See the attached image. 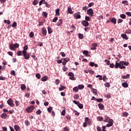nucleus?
<instances>
[{"label":"nucleus","instance_id":"nucleus-1","mask_svg":"<svg viewBox=\"0 0 131 131\" xmlns=\"http://www.w3.org/2000/svg\"><path fill=\"white\" fill-rule=\"evenodd\" d=\"M128 62L120 61L119 63L117 61H116L115 67L116 69L120 68V69H125V66H128ZM125 65V66H124Z\"/></svg>","mask_w":131,"mask_h":131},{"label":"nucleus","instance_id":"nucleus-2","mask_svg":"<svg viewBox=\"0 0 131 131\" xmlns=\"http://www.w3.org/2000/svg\"><path fill=\"white\" fill-rule=\"evenodd\" d=\"M88 124L90 126L92 125L93 123H92V121L88 117L84 118V122L83 123V127H86L88 126Z\"/></svg>","mask_w":131,"mask_h":131},{"label":"nucleus","instance_id":"nucleus-3","mask_svg":"<svg viewBox=\"0 0 131 131\" xmlns=\"http://www.w3.org/2000/svg\"><path fill=\"white\" fill-rule=\"evenodd\" d=\"M23 54L24 59L26 60H29V59H30V55L29 54L27 53V51H23Z\"/></svg>","mask_w":131,"mask_h":131},{"label":"nucleus","instance_id":"nucleus-4","mask_svg":"<svg viewBox=\"0 0 131 131\" xmlns=\"http://www.w3.org/2000/svg\"><path fill=\"white\" fill-rule=\"evenodd\" d=\"M33 110H34V106L31 105L26 108V111H27V112H28V113H30L32 112Z\"/></svg>","mask_w":131,"mask_h":131},{"label":"nucleus","instance_id":"nucleus-5","mask_svg":"<svg viewBox=\"0 0 131 131\" xmlns=\"http://www.w3.org/2000/svg\"><path fill=\"white\" fill-rule=\"evenodd\" d=\"M73 102L74 104L77 105L78 107H79L80 109H82V108H83V105H82V104L80 103L79 102L76 101V100H73Z\"/></svg>","mask_w":131,"mask_h":131},{"label":"nucleus","instance_id":"nucleus-6","mask_svg":"<svg viewBox=\"0 0 131 131\" xmlns=\"http://www.w3.org/2000/svg\"><path fill=\"white\" fill-rule=\"evenodd\" d=\"M87 14L88 15H89V16H90L91 17H93L94 16V10H93V9L90 8L88 10Z\"/></svg>","mask_w":131,"mask_h":131},{"label":"nucleus","instance_id":"nucleus-7","mask_svg":"<svg viewBox=\"0 0 131 131\" xmlns=\"http://www.w3.org/2000/svg\"><path fill=\"white\" fill-rule=\"evenodd\" d=\"M7 103L11 107H14V106H15V104L13 103V100L11 98L7 101Z\"/></svg>","mask_w":131,"mask_h":131},{"label":"nucleus","instance_id":"nucleus-8","mask_svg":"<svg viewBox=\"0 0 131 131\" xmlns=\"http://www.w3.org/2000/svg\"><path fill=\"white\" fill-rule=\"evenodd\" d=\"M80 14V12L75 13L74 15V17L75 19H80L81 18V16L80 14Z\"/></svg>","mask_w":131,"mask_h":131},{"label":"nucleus","instance_id":"nucleus-9","mask_svg":"<svg viewBox=\"0 0 131 131\" xmlns=\"http://www.w3.org/2000/svg\"><path fill=\"white\" fill-rule=\"evenodd\" d=\"M81 24L83 26H85L86 27H88V26H89V22L87 21L86 20H82L81 21Z\"/></svg>","mask_w":131,"mask_h":131},{"label":"nucleus","instance_id":"nucleus-10","mask_svg":"<svg viewBox=\"0 0 131 131\" xmlns=\"http://www.w3.org/2000/svg\"><path fill=\"white\" fill-rule=\"evenodd\" d=\"M97 46H98V45H97L96 43H92V48H91V50H92L93 51H94V50H97Z\"/></svg>","mask_w":131,"mask_h":131},{"label":"nucleus","instance_id":"nucleus-11","mask_svg":"<svg viewBox=\"0 0 131 131\" xmlns=\"http://www.w3.org/2000/svg\"><path fill=\"white\" fill-rule=\"evenodd\" d=\"M62 21L63 20H62V19H59L56 25L57 26H60V25H62V24H63Z\"/></svg>","mask_w":131,"mask_h":131},{"label":"nucleus","instance_id":"nucleus-12","mask_svg":"<svg viewBox=\"0 0 131 131\" xmlns=\"http://www.w3.org/2000/svg\"><path fill=\"white\" fill-rule=\"evenodd\" d=\"M41 30L42 34H43V35H47V29H46V28H42Z\"/></svg>","mask_w":131,"mask_h":131},{"label":"nucleus","instance_id":"nucleus-13","mask_svg":"<svg viewBox=\"0 0 131 131\" xmlns=\"http://www.w3.org/2000/svg\"><path fill=\"white\" fill-rule=\"evenodd\" d=\"M68 12L69 14H73V11H72V9L71 7H68Z\"/></svg>","mask_w":131,"mask_h":131},{"label":"nucleus","instance_id":"nucleus-14","mask_svg":"<svg viewBox=\"0 0 131 131\" xmlns=\"http://www.w3.org/2000/svg\"><path fill=\"white\" fill-rule=\"evenodd\" d=\"M98 107H99V109H100V110H103L104 109V108H105V106L102 103H99Z\"/></svg>","mask_w":131,"mask_h":131},{"label":"nucleus","instance_id":"nucleus-15","mask_svg":"<svg viewBox=\"0 0 131 131\" xmlns=\"http://www.w3.org/2000/svg\"><path fill=\"white\" fill-rule=\"evenodd\" d=\"M48 78H49V77H48L47 76H45L42 77L41 78V81H47V80H48Z\"/></svg>","mask_w":131,"mask_h":131},{"label":"nucleus","instance_id":"nucleus-16","mask_svg":"<svg viewBox=\"0 0 131 131\" xmlns=\"http://www.w3.org/2000/svg\"><path fill=\"white\" fill-rule=\"evenodd\" d=\"M14 129H15L16 131H20V129H21V128H20V126L19 125H15Z\"/></svg>","mask_w":131,"mask_h":131},{"label":"nucleus","instance_id":"nucleus-17","mask_svg":"<svg viewBox=\"0 0 131 131\" xmlns=\"http://www.w3.org/2000/svg\"><path fill=\"white\" fill-rule=\"evenodd\" d=\"M83 55H85V57H90V55L89 54V51L86 50H84L83 51Z\"/></svg>","mask_w":131,"mask_h":131},{"label":"nucleus","instance_id":"nucleus-18","mask_svg":"<svg viewBox=\"0 0 131 131\" xmlns=\"http://www.w3.org/2000/svg\"><path fill=\"white\" fill-rule=\"evenodd\" d=\"M7 116H8V115L5 113L1 115V118H3V119H6V118H7Z\"/></svg>","mask_w":131,"mask_h":131},{"label":"nucleus","instance_id":"nucleus-19","mask_svg":"<svg viewBox=\"0 0 131 131\" xmlns=\"http://www.w3.org/2000/svg\"><path fill=\"white\" fill-rule=\"evenodd\" d=\"M121 37H122V38H124V39H128V37H127V35H126V34H122L121 35Z\"/></svg>","mask_w":131,"mask_h":131},{"label":"nucleus","instance_id":"nucleus-20","mask_svg":"<svg viewBox=\"0 0 131 131\" xmlns=\"http://www.w3.org/2000/svg\"><path fill=\"white\" fill-rule=\"evenodd\" d=\"M20 89L23 90V91H25L26 90V85L24 84H22L20 85Z\"/></svg>","mask_w":131,"mask_h":131},{"label":"nucleus","instance_id":"nucleus-21","mask_svg":"<svg viewBox=\"0 0 131 131\" xmlns=\"http://www.w3.org/2000/svg\"><path fill=\"white\" fill-rule=\"evenodd\" d=\"M9 49H10V50H12V51H15V46H14V44L10 45Z\"/></svg>","mask_w":131,"mask_h":131},{"label":"nucleus","instance_id":"nucleus-22","mask_svg":"<svg viewBox=\"0 0 131 131\" xmlns=\"http://www.w3.org/2000/svg\"><path fill=\"white\" fill-rule=\"evenodd\" d=\"M66 87H65L64 86H63L62 85H60V88L59 89V91H60V92L62 91H64V90H66Z\"/></svg>","mask_w":131,"mask_h":131},{"label":"nucleus","instance_id":"nucleus-23","mask_svg":"<svg viewBox=\"0 0 131 131\" xmlns=\"http://www.w3.org/2000/svg\"><path fill=\"white\" fill-rule=\"evenodd\" d=\"M48 31L49 34H51V33H52L53 30H52V28H51L50 27H48Z\"/></svg>","mask_w":131,"mask_h":131},{"label":"nucleus","instance_id":"nucleus-24","mask_svg":"<svg viewBox=\"0 0 131 131\" xmlns=\"http://www.w3.org/2000/svg\"><path fill=\"white\" fill-rule=\"evenodd\" d=\"M55 16H59V15H60V9H57L55 10Z\"/></svg>","mask_w":131,"mask_h":131},{"label":"nucleus","instance_id":"nucleus-25","mask_svg":"<svg viewBox=\"0 0 131 131\" xmlns=\"http://www.w3.org/2000/svg\"><path fill=\"white\" fill-rule=\"evenodd\" d=\"M116 18L113 17L111 19V21L114 24H116Z\"/></svg>","mask_w":131,"mask_h":131},{"label":"nucleus","instance_id":"nucleus-26","mask_svg":"<svg viewBox=\"0 0 131 131\" xmlns=\"http://www.w3.org/2000/svg\"><path fill=\"white\" fill-rule=\"evenodd\" d=\"M122 85L123 86V88H128V84H127L126 82L122 83Z\"/></svg>","mask_w":131,"mask_h":131},{"label":"nucleus","instance_id":"nucleus-27","mask_svg":"<svg viewBox=\"0 0 131 131\" xmlns=\"http://www.w3.org/2000/svg\"><path fill=\"white\" fill-rule=\"evenodd\" d=\"M63 62H66V63H68V62H69V61H70V59H69V58L67 57L66 58H63Z\"/></svg>","mask_w":131,"mask_h":131},{"label":"nucleus","instance_id":"nucleus-28","mask_svg":"<svg viewBox=\"0 0 131 131\" xmlns=\"http://www.w3.org/2000/svg\"><path fill=\"white\" fill-rule=\"evenodd\" d=\"M123 5H126V6H128V2L127 1H123L122 2Z\"/></svg>","mask_w":131,"mask_h":131},{"label":"nucleus","instance_id":"nucleus-29","mask_svg":"<svg viewBox=\"0 0 131 131\" xmlns=\"http://www.w3.org/2000/svg\"><path fill=\"white\" fill-rule=\"evenodd\" d=\"M120 18H122V19H125L126 18V15L124 14H122L120 15Z\"/></svg>","mask_w":131,"mask_h":131},{"label":"nucleus","instance_id":"nucleus-30","mask_svg":"<svg viewBox=\"0 0 131 131\" xmlns=\"http://www.w3.org/2000/svg\"><path fill=\"white\" fill-rule=\"evenodd\" d=\"M22 54H23V51H19L17 52V56H22Z\"/></svg>","mask_w":131,"mask_h":131},{"label":"nucleus","instance_id":"nucleus-31","mask_svg":"<svg viewBox=\"0 0 131 131\" xmlns=\"http://www.w3.org/2000/svg\"><path fill=\"white\" fill-rule=\"evenodd\" d=\"M28 50V45H26L24 47V50L23 51V52H26V51H27Z\"/></svg>","mask_w":131,"mask_h":131},{"label":"nucleus","instance_id":"nucleus-32","mask_svg":"<svg viewBox=\"0 0 131 131\" xmlns=\"http://www.w3.org/2000/svg\"><path fill=\"white\" fill-rule=\"evenodd\" d=\"M61 114L62 115V116H65V114H66V110H63L61 113Z\"/></svg>","mask_w":131,"mask_h":131},{"label":"nucleus","instance_id":"nucleus-33","mask_svg":"<svg viewBox=\"0 0 131 131\" xmlns=\"http://www.w3.org/2000/svg\"><path fill=\"white\" fill-rule=\"evenodd\" d=\"M79 38L80 39H83V34L79 33L78 34Z\"/></svg>","mask_w":131,"mask_h":131},{"label":"nucleus","instance_id":"nucleus-34","mask_svg":"<svg viewBox=\"0 0 131 131\" xmlns=\"http://www.w3.org/2000/svg\"><path fill=\"white\" fill-rule=\"evenodd\" d=\"M37 4H38V1L34 0V1L33 2V5H34V6H36V5H37Z\"/></svg>","mask_w":131,"mask_h":131},{"label":"nucleus","instance_id":"nucleus-35","mask_svg":"<svg viewBox=\"0 0 131 131\" xmlns=\"http://www.w3.org/2000/svg\"><path fill=\"white\" fill-rule=\"evenodd\" d=\"M113 120H112V119H108V120H107V122H108V123H110V124H113Z\"/></svg>","mask_w":131,"mask_h":131},{"label":"nucleus","instance_id":"nucleus-36","mask_svg":"<svg viewBox=\"0 0 131 131\" xmlns=\"http://www.w3.org/2000/svg\"><path fill=\"white\" fill-rule=\"evenodd\" d=\"M96 101L98 103H102L103 101V98L96 99Z\"/></svg>","mask_w":131,"mask_h":131},{"label":"nucleus","instance_id":"nucleus-37","mask_svg":"<svg viewBox=\"0 0 131 131\" xmlns=\"http://www.w3.org/2000/svg\"><path fill=\"white\" fill-rule=\"evenodd\" d=\"M96 78H98V77H99V80H102L103 78L102 77V75H98L96 76Z\"/></svg>","mask_w":131,"mask_h":131},{"label":"nucleus","instance_id":"nucleus-38","mask_svg":"<svg viewBox=\"0 0 131 131\" xmlns=\"http://www.w3.org/2000/svg\"><path fill=\"white\" fill-rule=\"evenodd\" d=\"M68 76H70V77H72L74 76V74L72 72H70L68 74Z\"/></svg>","mask_w":131,"mask_h":131},{"label":"nucleus","instance_id":"nucleus-39","mask_svg":"<svg viewBox=\"0 0 131 131\" xmlns=\"http://www.w3.org/2000/svg\"><path fill=\"white\" fill-rule=\"evenodd\" d=\"M79 90H83V89H84V85H78Z\"/></svg>","mask_w":131,"mask_h":131},{"label":"nucleus","instance_id":"nucleus-40","mask_svg":"<svg viewBox=\"0 0 131 131\" xmlns=\"http://www.w3.org/2000/svg\"><path fill=\"white\" fill-rule=\"evenodd\" d=\"M66 117L67 119L68 120V121H69V120H70V119H71V116H70V115H66Z\"/></svg>","mask_w":131,"mask_h":131},{"label":"nucleus","instance_id":"nucleus-41","mask_svg":"<svg viewBox=\"0 0 131 131\" xmlns=\"http://www.w3.org/2000/svg\"><path fill=\"white\" fill-rule=\"evenodd\" d=\"M74 98L75 99V100H78V99H79V95L77 94L75 95Z\"/></svg>","mask_w":131,"mask_h":131},{"label":"nucleus","instance_id":"nucleus-42","mask_svg":"<svg viewBox=\"0 0 131 131\" xmlns=\"http://www.w3.org/2000/svg\"><path fill=\"white\" fill-rule=\"evenodd\" d=\"M10 74H11V75H13L14 76H15V75H16V72H15V71L12 70L11 71Z\"/></svg>","mask_w":131,"mask_h":131},{"label":"nucleus","instance_id":"nucleus-43","mask_svg":"<svg viewBox=\"0 0 131 131\" xmlns=\"http://www.w3.org/2000/svg\"><path fill=\"white\" fill-rule=\"evenodd\" d=\"M36 113L37 114V115H40V114H41V111H40V110H38Z\"/></svg>","mask_w":131,"mask_h":131},{"label":"nucleus","instance_id":"nucleus-44","mask_svg":"<svg viewBox=\"0 0 131 131\" xmlns=\"http://www.w3.org/2000/svg\"><path fill=\"white\" fill-rule=\"evenodd\" d=\"M42 16H44L45 17V18H47V17H48V13H47V12H43L42 13Z\"/></svg>","mask_w":131,"mask_h":131},{"label":"nucleus","instance_id":"nucleus-45","mask_svg":"<svg viewBox=\"0 0 131 131\" xmlns=\"http://www.w3.org/2000/svg\"><path fill=\"white\" fill-rule=\"evenodd\" d=\"M30 37H33L34 36V33L33 32H31L29 34Z\"/></svg>","mask_w":131,"mask_h":131},{"label":"nucleus","instance_id":"nucleus-46","mask_svg":"<svg viewBox=\"0 0 131 131\" xmlns=\"http://www.w3.org/2000/svg\"><path fill=\"white\" fill-rule=\"evenodd\" d=\"M36 77L38 78V79H40V77H41V76H40L39 73L36 74Z\"/></svg>","mask_w":131,"mask_h":131},{"label":"nucleus","instance_id":"nucleus-47","mask_svg":"<svg viewBox=\"0 0 131 131\" xmlns=\"http://www.w3.org/2000/svg\"><path fill=\"white\" fill-rule=\"evenodd\" d=\"M12 27H17V23L16 21H14L12 25Z\"/></svg>","mask_w":131,"mask_h":131},{"label":"nucleus","instance_id":"nucleus-48","mask_svg":"<svg viewBox=\"0 0 131 131\" xmlns=\"http://www.w3.org/2000/svg\"><path fill=\"white\" fill-rule=\"evenodd\" d=\"M62 70L64 72H66V71H67V70H68V68H66V67L64 66L63 67H62Z\"/></svg>","mask_w":131,"mask_h":131},{"label":"nucleus","instance_id":"nucleus-49","mask_svg":"<svg viewBox=\"0 0 131 131\" xmlns=\"http://www.w3.org/2000/svg\"><path fill=\"white\" fill-rule=\"evenodd\" d=\"M122 116H126V117H127L128 116V113L126 112H124L122 115Z\"/></svg>","mask_w":131,"mask_h":131},{"label":"nucleus","instance_id":"nucleus-50","mask_svg":"<svg viewBox=\"0 0 131 131\" xmlns=\"http://www.w3.org/2000/svg\"><path fill=\"white\" fill-rule=\"evenodd\" d=\"M85 21H91V17H90L89 16H85Z\"/></svg>","mask_w":131,"mask_h":131},{"label":"nucleus","instance_id":"nucleus-51","mask_svg":"<svg viewBox=\"0 0 131 131\" xmlns=\"http://www.w3.org/2000/svg\"><path fill=\"white\" fill-rule=\"evenodd\" d=\"M108 119H109V117H107V116H105L104 117V122H107L108 121Z\"/></svg>","mask_w":131,"mask_h":131},{"label":"nucleus","instance_id":"nucleus-52","mask_svg":"<svg viewBox=\"0 0 131 131\" xmlns=\"http://www.w3.org/2000/svg\"><path fill=\"white\" fill-rule=\"evenodd\" d=\"M52 111H53V107H49L48 108V112H49V113H51V112H52Z\"/></svg>","mask_w":131,"mask_h":131},{"label":"nucleus","instance_id":"nucleus-53","mask_svg":"<svg viewBox=\"0 0 131 131\" xmlns=\"http://www.w3.org/2000/svg\"><path fill=\"white\" fill-rule=\"evenodd\" d=\"M73 91H74V92H78V88L77 86L74 88L73 89Z\"/></svg>","mask_w":131,"mask_h":131},{"label":"nucleus","instance_id":"nucleus-54","mask_svg":"<svg viewBox=\"0 0 131 131\" xmlns=\"http://www.w3.org/2000/svg\"><path fill=\"white\" fill-rule=\"evenodd\" d=\"M104 62H105V63H106V65H110V60H107V59H105V60H104Z\"/></svg>","mask_w":131,"mask_h":131},{"label":"nucleus","instance_id":"nucleus-55","mask_svg":"<svg viewBox=\"0 0 131 131\" xmlns=\"http://www.w3.org/2000/svg\"><path fill=\"white\" fill-rule=\"evenodd\" d=\"M25 123L27 125V126H28L30 123L28 121V120H27L25 121Z\"/></svg>","mask_w":131,"mask_h":131},{"label":"nucleus","instance_id":"nucleus-56","mask_svg":"<svg viewBox=\"0 0 131 131\" xmlns=\"http://www.w3.org/2000/svg\"><path fill=\"white\" fill-rule=\"evenodd\" d=\"M13 45L14 46V48H19V43H15V44H13Z\"/></svg>","mask_w":131,"mask_h":131},{"label":"nucleus","instance_id":"nucleus-57","mask_svg":"<svg viewBox=\"0 0 131 131\" xmlns=\"http://www.w3.org/2000/svg\"><path fill=\"white\" fill-rule=\"evenodd\" d=\"M90 66H91V67H94V66H95V62H90Z\"/></svg>","mask_w":131,"mask_h":131},{"label":"nucleus","instance_id":"nucleus-58","mask_svg":"<svg viewBox=\"0 0 131 131\" xmlns=\"http://www.w3.org/2000/svg\"><path fill=\"white\" fill-rule=\"evenodd\" d=\"M105 86H106V88H110V83L109 82H106L105 84Z\"/></svg>","mask_w":131,"mask_h":131},{"label":"nucleus","instance_id":"nucleus-59","mask_svg":"<svg viewBox=\"0 0 131 131\" xmlns=\"http://www.w3.org/2000/svg\"><path fill=\"white\" fill-rule=\"evenodd\" d=\"M125 33H128V34H131V30H126Z\"/></svg>","mask_w":131,"mask_h":131},{"label":"nucleus","instance_id":"nucleus-60","mask_svg":"<svg viewBox=\"0 0 131 131\" xmlns=\"http://www.w3.org/2000/svg\"><path fill=\"white\" fill-rule=\"evenodd\" d=\"M58 20V17H55L53 19L52 21L53 22H57Z\"/></svg>","mask_w":131,"mask_h":131},{"label":"nucleus","instance_id":"nucleus-61","mask_svg":"<svg viewBox=\"0 0 131 131\" xmlns=\"http://www.w3.org/2000/svg\"><path fill=\"white\" fill-rule=\"evenodd\" d=\"M88 9H89V7H86V6H84V7H82L83 11H86V10H88Z\"/></svg>","mask_w":131,"mask_h":131},{"label":"nucleus","instance_id":"nucleus-62","mask_svg":"<svg viewBox=\"0 0 131 131\" xmlns=\"http://www.w3.org/2000/svg\"><path fill=\"white\" fill-rule=\"evenodd\" d=\"M2 129L3 131H8V128L6 126L3 127Z\"/></svg>","mask_w":131,"mask_h":131},{"label":"nucleus","instance_id":"nucleus-63","mask_svg":"<svg viewBox=\"0 0 131 131\" xmlns=\"http://www.w3.org/2000/svg\"><path fill=\"white\" fill-rule=\"evenodd\" d=\"M126 14L127 16H129V17H131V12H126Z\"/></svg>","mask_w":131,"mask_h":131},{"label":"nucleus","instance_id":"nucleus-64","mask_svg":"<svg viewBox=\"0 0 131 131\" xmlns=\"http://www.w3.org/2000/svg\"><path fill=\"white\" fill-rule=\"evenodd\" d=\"M63 131H69V129L67 127H64L63 128Z\"/></svg>","mask_w":131,"mask_h":131}]
</instances>
